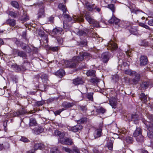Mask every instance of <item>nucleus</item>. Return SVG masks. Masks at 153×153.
Returning a JSON list of instances; mask_svg holds the SVG:
<instances>
[{"label": "nucleus", "mask_w": 153, "mask_h": 153, "mask_svg": "<svg viewBox=\"0 0 153 153\" xmlns=\"http://www.w3.org/2000/svg\"><path fill=\"white\" fill-rule=\"evenodd\" d=\"M82 57L80 58L78 56H74L71 61L65 60L64 61L65 66L67 68H76L78 63L80 62Z\"/></svg>", "instance_id": "1"}, {"label": "nucleus", "mask_w": 153, "mask_h": 153, "mask_svg": "<svg viewBox=\"0 0 153 153\" xmlns=\"http://www.w3.org/2000/svg\"><path fill=\"white\" fill-rule=\"evenodd\" d=\"M143 122L146 126L148 130V136L150 139H152L153 138V123L146 120L143 121Z\"/></svg>", "instance_id": "2"}, {"label": "nucleus", "mask_w": 153, "mask_h": 153, "mask_svg": "<svg viewBox=\"0 0 153 153\" xmlns=\"http://www.w3.org/2000/svg\"><path fill=\"white\" fill-rule=\"evenodd\" d=\"M86 20L90 24L93 25L95 27H98L99 26V23L93 19L88 13H86L85 16Z\"/></svg>", "instance_id": "3"}, {"label": "nucleus", "mask_w": 153, "mask_h": 153, "mask_svg": "<svg viewBox=\"0 0 153 153\" xmlns=\"http://www.w3.org/2000/svg\"><path fill=\"white\" fill-rule=\"evenodd\" d=\"M85 31L86 32H85L84 31L82 30H79L77 32V34L80 36H82L85 37L87 35V33L90 32L92 34H93V35L92 36V37H95V36H94V34L95 35L96 33H95L92 30L90 29L89 30V29H86L85 30Z\"/></svg>", "instance_id": "4"}, {"label": "nucleus", "mask_w": 153, "mask_h": 153, "mask_svg": "<svg viewBox=\"0 0 153 153\" xmlns=\"http://www.w3.org/2000/svg\"><path fill=\"white\" fill-rule=\"evenodd\" d=\"M86 6L87 9L89 11H97L99 12L101 10L100 7L95 5L94 4L91 5L87 4Z\"/></svg>", "instance_id": "5"}, {"label": "nucleus", "mask_w": 153, "mask_h": 153, "mask_svg": "<svg viewBox=\"0 0 153 153\" xmlns=\"http://www.w3.org/2000/svg\"><path fill=\"white\" fill-rule=\"evenodd\" d=\"M59 142L62 144L68 145H72L73 143V140L71 138H63L59 140Z\"/></svg>", "instance_id": "6"}, {"label": "nucleus", "mask_w": 153, "mask_h": 153, "mask_svg": "<svg viewBox=\"0 0 153 153\" xmlns=\"http://www.w3.org/2000/svg\"><path fill=\"white\" fill-rule=\"evenodd\" d=\"M39 6H42L39 11L38 15L39 18L44 17V10L43 3L42 2H40L38 4Z\"/></svg>", "instance_id": "7"}, {"label": "nucleus", "mask_w": 153, "mask_h": 153, "mask_svg": "<svg viewBox=\"0 0 153 153\" xmlns=\"http://www.w3.org/2000/svg\"><path fill=\"white\" fill-rule=\"evenodd\" d=\"M130 9L131 12L132 13H134L136 14H140L141 16H144L145 13L142 11H141L139 9H138L137 8L133 7H130Z\"/></svg>", "instance_id": "8"}, {"label": "nucleus", "mask_w": 153, "mask_h": 153, "mask_svg": "<svg viewBox=\"0 0 153 153\" xmlns=\"http://www.w3.org/2000/svg\"><path fill=\"white\" fill-rule=\"evenodd\" d=\"M110 55V53L108 52H105L102 54L101 57L102 61L104 62L105 63L107 62L109 59Z\"/></svg>", "instance_id": "9"}, {"label": "nucleus", "mask_w": 153, "mask_h": 153, "mask_svg": "<svg viewBox=\"0 0 153 153\" xmlns=\"http://www.w3.org/2000/svg\"><path fill=\"white\" fill-rule=\"evenodd\" d=\"M107 46L108 47V48L111 50H115L117 48V45L112 40L110 41L108 43Z\"/></svg>", "instance_id": "10"}, {"label": "nucleus", "mask_w": 153, "mask_h": 153, "mask_svg": "<svg viewBox=\"0 0 153 153\" xmlns=\"http://www.w3.org/2000/svg\"><path fill=\"white\" fill-rule=\"evenodd\" d=\"M82 128V126L81 125L79 124L77 125L72 127H69V128H68V129L73 132H76L81 129Z\"/></svg>", "instance_id": "11"}, {"label": "nucleus", "mask_w": 153, "mask_h": 153, "mask_svg": "<svg viewBox=\"0 0 153 153\" xmlns=\"http://www.w3.org/2000/svg\"><path fill=\"white\" fill-rule=\"evenodd\" d=\"M74 105V104L72 102H68L66 101L63 102L62 104V106L64 108L65 110L68 108L72 107Z\"/></svg>", "instance_id": "12"}, {"label": "nucleus", "mask_w": 153, "mask_h": 153, "mask_svg": "<svg viewBox=\"0 0 153 153\" xmlns=\"http://www.w3.org/2000/svg\"><path fill=\"white\" fill-rule=\"evenodd\" d=\"M142 130L140 128L136 127V130L133 133V136L136 138L139 136L142 135Z\"/></svg>", "instance_id": "13"}, {"label": "nucleus", "mask_w": 153, "mask_h": 153, "mask_svg": "<svg viewBox=\"0 0 153 153\" xmlns=\"http://www.w3.org/2000/svg\"><path fill=\"white\" fill-rule=\"evenodd\" d=\"M84 82L81 78L78 77L73 80V83L75 85H78L82 84Z\"/></svg>", "instance_id": "14"}, {"label": "nucleus", "mask_w": 153, "mask_h": 153, "mask_svg": "<svg viewBox=\"0 0 153 153\" xmlns=\"http://www.w3.org/2000/svg\"><path fill=\"white\" fill-rule=\"evenodd\" d=\"M26 112L25 110L22 108V109L17 110L16 112H13L12 116L14 117L18 116L23 115L25 114Z\"/></svg>", "instance_id": "15"}, {"label": "nucleus", "mask_w": 153, "mask_h": 153, "mask_svg": "<svg viewBox=\"0 0 153 153\" xmlns=\"http://www.w3.org/2000/svg\"><path fill=\"white\" fill-rule=\"evenodd\" d=\"M120 22V20L116 17L114 15H113L111 19L109 20L108 22L111 24H115L116 25L118 24Z\"/></svg>", "instance_id": "16"}, {"label": "nucleus", "mask_w": 153, "mask_h": 153, "mask_svg": "<svg viewBox=\"0 0 153 153\" xmlns=\"http://www.w3.org/2000/svg\"><path fill=\"white\" fill-rule=\"evenodd\" d=\"M133 76H135V77L132 79V81L134 84H137L140 80V75L135 72V74Z\"/></svg>", "instance_id": "17"}, {"label": "nucleus", "mask_w": 153, "mask_h": 153, "mask_svg": "<svg viewBox=\"0 0 153 153\" xmlns=\"http://www.w3.org/2000/svg\"><path fill=\"white\" fill-rule=\"evenodd\" d=\"M140 65H144L147 63L148 59L147 57L146 56H142L140 58Z\"/></svg>", "instance_id": "18"}, {"label": "nucleus", "mask_w": 153, "mask_h": 153, "mask_svg": "<svg viewBox=\"0 0 153 153\" xmlns=\"http://www.w3.org/2000/svg\"><path fill=\"white\" fill-rule=\"evenodd\" d=\"M62 31L63 30L62 28H56L53 30L52 33L53 34H54L59 35L63 33Z\"/></svg>", "instance_id": "19"}, {"label": "nucleus", "mask_w": 153, "mask_h": 153, "mask_svg": "<svg viewBox=\"0 0 153 153\" xmlns=\"http://www.w3.org/2000/svg\"><path fill=\"white\" fill-rule=\"evenodd\" d=\"M79 57L81 58V57H82V59L81 61L83 60L84 58L86 59L87 60L89 59L91 57V56L87 52H85L83 53L82 55L78 56Z\"/></svg>", "instance_id": "20"}, {"label": "nucleus", "mask_w": 153, "mask_h": 153, "mask_svg": "<svg viewBox=\"0 0 153 153\" xmlns=\"http://www.w3.org/2000/svg\"><path fill=\"white\" fill-rule=\"evenodd\" d=\"M54 134L56 135L57 136L59 137L60 139L59 140L63 139V138L65 135L64 133L61 132L58 130H56L55 131Z\"/></svg>", "instance_id": "21"}, {"label": "nucleus", "mask_w": 153, "mask_h": 153, "mask_svg": "<svg viewBox=\"0 0 153 153\" xmlns=\"http://www.w3.org/2000/svg\"><path fill=\"white\" fill-rule=\"evenodd\" d=\"M58 8L59 9L62 10L63 12V15L67 13L66 11V8L65 6L62 3H60L59 4L58 6Z\"/></svg>", "instance_id": "22"}, {"label": "nucleus", "mask_w": 153, "mask_h": 153, "mask_svg": "<svg viewBox=\"0 0 153 153\" xmlns=\"http://www.w3.org/2000/svg\"><path fill=\"white\" fill-rule=\"evenodd\" d=\"M9 15L14 18H16L19 16L20 14L18 11H10L9 12Z\"/></svg>", "instance_id": "23"}, {"label": "nucleus", "mask_w": 153, "mask_h": 153, "mask_svg": "<svg viewBox=\"0 0 153 153\" xmlns=\"http://www.w3.org/2000/svg\"><path fill=\"white\" fill-rule=\"evenodd\" d=\"M44 146V145L42 143H37L34 145V150H36L37 149H42Z\"/></svg>", "instance_id": "24"}, {"label": "nucleus", "mask_w": 153, "mask_h": 153, "mask_svg": "<svg viewBox=\"0 0 153 153\" xmlns=\"http://www.w3.org/2000/svg\"><path fill=\"white\" fill-rule=\"evenodd\" d=\"M37 125V123L36 120L33 118H31L30 119L29 125L30 127L36 126Z\"/></svg>", "instance_id": "25"}, {"label": "nucleus", "mask_w": 153, "mask_h": 153, "mask_svg": "<svg viewBox=\"0 0 153 153\" xmlns=\"http://www.w3.org/2000/svg\"><path fill=\"white\" fill-rule=\"evenodd\" d=\"M6 23L10 26H13L16 25V21L14 19H8L6 21Z\"/></svg>", "instance_id": "26"}, {"label": "nucleus", "mask_w": 153, "mask_h": 153, "mask_svg": "<svg viewBox=\"0 0 153 153\" xmlns=\"http://www.w3.org/2000/svg\"><path fill=\"white\" fill-rule=\"evenodd\" d=\"M124 73L128 75L131 76H133L134 74H135V71H133L131 69H128L125 70Z\"/></svg>", "instance_id": "27"}, {"label": "nucleus", "mask_w": 153, "mask_h": 153, "mask_svg": "<svg viewBox=\"0 0 153 153\" xmlns=\"http://www.w3.org/2000/svg\"><path fill=\"white\" fill-rule=\"evenodd\" d=\"M102 130L101 129H97L95 131L94 134V136L95 138H97L100 137L101 135Z\"/></svg>", "instance_id": "28"}, {"label": "nucleus", "mask_w": 153, "mask_h": 153, "mask_svg": "<svg viewBox=\"0 0 153 153\" xmlns=\"http://www.w3.org/2000/svg\"><path fill=\"white\" fill-rule=\"evenodd\" d=\"M109 102L110 105L113 108H115L116 104V101L115 98H111L109 100Z\"/></svg>", "instance_id": "29"}, {"label": "nucleus", "mask_w": 153, "mask_h": 153, "mask_svg": "<svg viewBox=\"0 0 153 153\" xmlns=\"http://www.w3.org/2000/svg\"><path fill=\"white\" fill-rule=\"evenodd\" d=\"M131 120L134 121L135 124L137 123V121H136L135 122V121H137L139 120V117L138 115L134 114V115H131Z\"/></svg>", "instance_id": "30"}, {"label": "nucleus", "mask_w": 153, "mask_h": 153, "mask_svg": "<svg viewBox=\"0 0 153 153\" xmlns=\"http://www.w3.org/2000/svg\"><path fill=\"white\" fill-rule=\"evenodd\" d=\"M65 72L63 69H61L55 73V74L59 77H62L65 75Z\"/></svg>", "instance_id": "31"}, {"label": "nucleus", "mask_w": 153, "mask_h": 153, "mask_svg": "<svg viewBox=\"0 0 153 153\" xmlns=\"http://www.w3.org/2000/svg\"><path fill=\"white\" fill-rule=\"evenodd\" d=\"M18 56L22 57L23 58H25L27 56L25 52L22 51H17Z\"/></svg>", "instance_id": "32"}, {"label": "nucleus", "mask_w": 153, "mask_h": 153, "mask_svg": "<svg viewBox=\"0 0 153 153\" xmlns=\"http://www.w3.org/2000/svg\"><path fill=\"white\" fill-rule=\"evenodd\" d=\"M127 24L126 25V27L127 28H128L129 27H130L131 28V29H129V30L130 33H131L132 34H133V32H134V30H136L134 29L133 28H131V27L132 26V23H131L129 22H127Z\"/></svg>", "instance_id": "33"}, {"label": "nucleus", "mask_w": 153, "mask_h": 153, "mask_svg": "<svg viewBox=\"0 0 153 153\" xmlns=\"http://www.w3.org/2000/svg\"><path fill=\"white\" fill-rule=\"evenodd\" d=\"M95 72L96 71L94 70H89L87 72L86 74L88 76H94Z\"/></svg>", "instance_id": "34"}, {"label": "nucleus", "mask_w": 153, "mask_h": 153, "mask_svg": "<svg viewBox=\"0 0 153 153\" xmlns=\"http://www.w3.org/2000/svg\"><path fill=\"white\" fill-rule=\"evenodd\" d=\"M147 98L146 96L143 93H141L140 97L141 100L143 101L144 102H145L147 101Z\"/></svg>", "instance_id": "35"}, {"label": "nucleus", "mask_w": 153, "mask_h": 153, "mask_svg": "<svg viewBox=\"0 0 153 153\" xmlns=\"http://www.w3.org/2000/svg\"><path fill=\"white\" fill-rule=\"evenodd\" d=\"M33 130L36 132V133L38 134L42 133L44 131L43 128L40 127H38V128H34Z\"/></svg>", "instance_id": "36"}, {"label": "nucleus", "mask_w": 153, "mask_h": 153, "mask_svg": "<svg viewBox=\"0 0 153 153\" xmlns=\"http://www.w3.org/2000/svg\"><path fill=\"white\" fill-rule=\"evenodd\" d=\"M96 111L97 113L103 114L105 112L106 110L103 107H101L97 109Z\"/></svg>", "instance_id": "37"}, {"label": "nucleus", "mask_w": 153, "mask_h": 153, "mask_svg": "<svg viewBox=\"0 0 153 153\" xmlns=\"http://www.w3.org/2000/svg\"><path fill=\"white\" fill-rule=\"evenodd\" d=\"M1 147H2V150L3 149H8L10 147V145L7 142H5L1 144Z\"/></svg>", "instance_id": "38"}, {"label": "nucleus", "mask_w": 153, "mask_h": 153, "mask_svg": "<svg viewBox=\"0 0 153 153\" xmlns=\"http://www.w3.org/2000/svg\"><path fill=\"white\" fill-rule=\"evenodd\" d=\"M136 140L140 143H142L144 141L143 137L142 135L136 138Z\"/></svg>", "instance_id": "39"}, {"label": "nucleus", "mask_w": 153, "mask_h": 153, "mask_svg": "<svg viewBox=\"0 0 153 153\" xmlns=\"http://www.w3.org/2000/svg\"><path fill=\"white\" fill-rule=\"evenodd\" d=\"M41 78L42 82H46L48 80V76L45 74H43L42 75Z\"/></svg>", "instance_id": "40"}, {"label": "nucleus", "mask_w": 153, "mask_h": 153, "mask_svg": "<svg viewBox=\"0 0 153 153\" xmlns=\"http://www.w3.org/2000/svg\"><path fill=\"white\" fill-rule=\"evenodd\" d=\"M11 4L14 7L18 8L19 7V5L18 3L16 1H13L11 2Z\"/></svg>", "instance_id": "41"}, {"label": "nucleus", "mask_w": 153, "mask_h": 153, "mask_svg": "<svg viewBox=\"0 0 153 153\" xmlns=\"http://www.w3.org/2000/svg\"><path fill=\"white\" fill-rule=\"evenodd\" d=\"M51 153H59V151L58 149L56 147H54L52 148L51 149Z\"/></svg>", "instance_id": "42"}, {"label": "nucleus", "mask_w": 153, "mask_h": 153, "mask_svg": "<svg viewBox=\"0 0 153 153\" xmlns=\"http://www.w3.org/2000/svg\"><path fill=\"white\" fill-rule=\"evenodd\" d=\"M93 93H88L87 94V97L91 101L93 100Z\"/></svg>", "instance_id": "43"}, {"label": "nucleus", "mask_w": 153, "mask_h": 153, "mask_svg": "<svg viewBox=\"0 0 153 153\" xmlns=\"http://www.w3.org/2000/svg\"><path fill=\"white\" fill-rule=\"evenodd\" d=\"M63 16L64 18L68 19V20L69 21H71L72 19V18L70 17L67 13L64 14L63 15Z\"/></svg>", "instance_id": "44"}, {"label": "nucleus", "mask_w": 153, "mask_h": 153, "mask_svg": "<svg viewBox=\"0 0 153 153\" xmlns=\"http://www.w3.org/2000/svg\"><path fill=\"white\" fill-rule=\"evenodd\" d=\"M107 7L109 8L113 12H114L115 10V7L114 5L112 4H108Z\"/></svg>", "instance_id": "45"}, {"label": "nucleus", "mask_w": 153, "mask_h": 153, "mask_svg": "<svg viewBox=\"0 0 153 153\" xmlns=\"http://www.w3.org/2000/svg\"><path fill=\"white\" fill-rule=\"evenodd\" d=\"M62 150L68 153H72V150L68 148L63 147Z\"/></svg>", "instance_id": "46"}, {"label": "nucleus", "mask_w": 153, "mask_h": 153, "mask_svg": "<svg viewBox=\"0 0 153 153\" xmlns=\"http://www.w3.org/2000/svg\"><path fill=\"white\" fill-rule=\"evenodd\" d=\"M126 142L128 143H132L133 140V138L131 137H127L126 138Z\"/></svg>", "instance_id": "47"}, {"label": "nucleus", "mask_w": 153, "mask_h": 153, "mask_svg": "<svg viewBox=\"0 0 153 153\" xmlns=\"http://www.w3.org/2000/svg\"><path fill=\"white\" fill-rule=\"evenodd\" d=\"M65 109L63 108L59 109V110L56 111L54 112V113L55 115H59L61 112L64 110Z\"/></svg>", "instance_id": "48"}, {"label": "nucleus", "mask_w": 153, "mask_h": 153, "mask_svg": "<svg viewBox=\"0 0 153 153\" xmlns=\"http://www.w3.org/2000/svg\"><path fill=\"white\" fill-rule=\"evenodd\" d=\"M74 21H77L79 22H82L84 21V20L83 18L82 17H80L79 18H74Z\"/></svg>", "instance_id": "49"}, {"label": "nucleus", "mask_w": 153, "mask_h": 153, "mask_svg": "<svg viewBox=\"0 0 153 153\" xmlns=\"http://www.w3.org/2000/svg\"><path fill=\"white\" fill-rule=\"evenodd\" d=\"M90 82L92 83H96L99 82V79L97 77H94L91 79Z\"/></svg>", "instance_id": "50"}, {"label": "nucleus", "mask_w": 153, "mask_h": 153, "mask_svg": "<svg viewBox=\"0 0 153 153\" xmlns=\"http://www.w3.org/2000/svg\"><path fill=\"white\" fill-rule=\"evenodd\" d=\"M148 84L147 82H143L141 85V86L142 88H144L145 89H146L148 88Z\"/></svg>", "instance_id": "51"}, {"label": "nucleus", "mask_w": 153, "mask_h": 153, "mask_svg": "<svg viewBox=\"0 0 153 153\" xmlns=\"http://www.w3.org/2000/svg\"><path fill=\"white\" fill-rule=\"evenodd\" d=\"M20 140L24 142H28L29 141V140L26 138L22 137L20 139Z\"/></svg>", "instance_id": "52"}, {"label": "nucleus", "mask_w": 153, "mask_h": 153, "mask_svg": "<svg viewBox=\"0 0 153 153\" xmlns=\"http://www.w3.org/2000/svg\"><path fill=\"white\" fill-rule=\"evenodd\" d=\"M147 117L149 120L153 122V114H149L147 115Z\"/></svg>", "instance_id": "53"}, {"label": "nucleus", "mask_w": 153, "mask_h": 153, "mask_svg": "<svg viewBox=\"0 0 153 153\" xmlns=\"http://www.w3.org/2000/svg\"><path fill=\"white\" fill-rule=\"evenodd\" d=\"M44 102L43 101H38L36 102V104L37 106H39L43 105Z\"/></svg>", "instance_id": "54"}, {"label": "nucleus", "mask_w": 153, "mask_h": 153, "mask_svg": "<svg viewBox=\"0 0 153 153\" xmlns=\"http://www.w3.org/2000/svg\"><path fill=\"white\" fill-rule=\"evenodd\" d=\"M50 49L53 51H57L58 48L57 47H52L50 48Z\"/></svg>", "instance_id": "55"}, {"label": "nucleus", "mask_w": 153, "mask_h": 153, "mask_svg": "<svg viewBox=\"0 0 153 153\" xmlns=\"http://www.w3.org/2000/svg\"><path fill=\"white\" fill-rule=\"evenodd\" d=\"M21 47L22 48L23 50H25L26 49H30V48L29 47H27L26 44L23 45Z\"/></svg>", "instance_id": "56"}, {"label": "nucleus", "mask_w": 153, "mask_h": 153, "mask_svg": "<svg viewBox=\"0 0 153 153\" xmlns=\"http://www.w3.org/2000/svg\"><path fill=\"white\" fill-rule=\"evenodd\" d=\"M148 23L149 25L153 26V19H150L149 20Z\"/></svg>", "instance_id": "57"}, {"label": "nucleus", "mask_w": 153, "mask_h": 153, "mask_svg": "<svg viewBox=\"0 0 153 153\" xmlns=\"http://www.w3.org/2000/svg\"><path fill=\"white\" fill-rule=\"evenodd\" d=\"M126 53L127 56H131V53L130 51H126Z\"/></svg>", "instance_id": "58"}, {"label": "nucleus", "mask_w": 153, "mask_h": 153, "mask_svg": "<svg viewBox=\"0 0 153 153\" xmlns=\"http://www.w3.org/2000/svg\"><path fill=\"white\" fill-rule=\"evenodd\" d=\"M54 19V17L53 16H51L49 18V21L51 22H53Z\"/></svg>", "instance_id": "59"}, {"label": "nucleus", "mask_w": 153, "mask_h": 153, "mask_svg": "<svg viewBox=\"0 0 153 153\" xmlns=\"http://www.w3.org/2000/svg\"><path fill=\"white\" fill-rule=\"evenodd\" d=\"M113 145L111 143L108 145V148L109 150H111L112 149Z\"/></svg>", "instance_id": "60"}, {"label": "nucleus", "mask_w": 153, "mask_h": 153, "mask_svg": "<svg viewBox=\"0 0 153 153\" xmlns=\"http://www.w3.org/2000/svg\"><path fill=\"white\" fill-rule=\"evenodd\" d=\"M81 110L83 111H85L86 110V108L85 106H81L80 107Z\"/></svg>", "instance_id": "61"}, {"label": "nucleus", "mask_w": 153, "mask_h": 153, "mask_svg": "<svg viewBox=\"0 0 153 153\" xmlns=\"http://www.w3.org/2000/svg\"><path fill=\"white\" fill-rule=\"evenodd\" d=\"M57 41L58 42L61 44H62L63 42V40L62 38L58 40V39H57Z\"/></svg>", "instance_id": "62"}, {"label": "nucleus", "mask_w": 153, "mask_h": 153, "mask_svg": "<svg viewBox=\"0 0 153 153\" xmlns=\"http://www.w3.org/2000/svg\"><path fill=\"white\" fill-rule=\"evenodd\" d=\"M145 25V24H144V23H139V25L140 26L143 27H144Z\"/></svg>", "instance_id": "63"}, {"label": "nucleus", "mask_w": 153, "mask_h": 153, "mask_svg": "<svg viewBox=\"0 0 153 153\" xmlns=\"http://www.w3.org/2000/svg\"><path fill=\"white\" fill-rule=\"evenodd\" d=\"M144 28H146V29H149V30H150L149 27L148 26H147V25H145Z\"/></svg>", "instance_id": "64"}]
</instances>
